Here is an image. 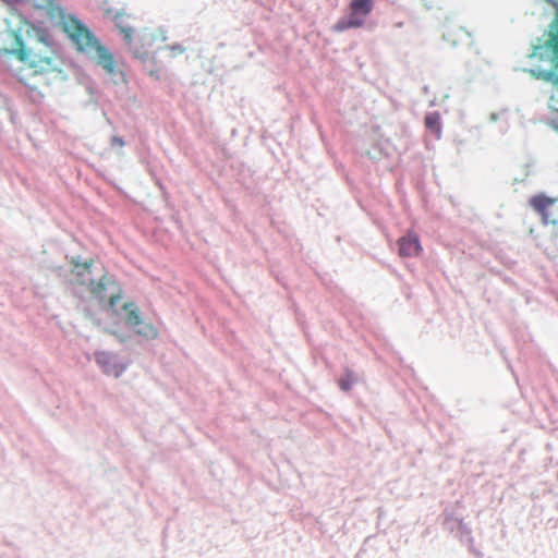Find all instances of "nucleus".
<instances>
[{
    "label": "nucleus",
    "instance_id": "19",
    "mask_svg": "<svg viewBox=\"0 0 558 558\" xmlns=\"http://www.w3.org/2000/svg\"><path fill=\"white\" fill-rule=\"evenodd\" d=\"M549 35H558V31H556V32L550 31V32H549Z\"/></svg>",
    "mask_w": 558,
    "mask_h": 558
},
{
    "label": "nucleus",
    "instance_id": "11",
    "mask_svg": "<svg viewBox=\"0 0 558 558\" xmlns=\"http://www.w3.org/2000/svg\"><path fill=\"white\" fill-rule=\"evenodd\" d=\"M95 359L102 371L109 375L118 377L123 372V367L118 365L116 356L109 352H97Z\"/></svg>",
    "mask_w": 558,
    "mask_h": 558
},
{
    "label": "nucleus",
    "instance_id": "7",
    "mask_svg": "<svg viewBox=\"0 0 558 558\" xmlns=\"http://www.w3.org/2000/svg\"><path fill=\"white\" fill-rule=\"evenodd\" d=\"M531 58L547 62L554 70L558 69V37H548L544 44L533 47Z\"/></svg>",
    "mask_w": 558,
    "mask_h": 558
},
{
    "label": "nucleus",
    "instance_id": "3",
    "mask_svg": "<svg viewBox=\"0 0 558 558\" xmlns=\"http://www.w3.org/2000/svg\"><path fill=\"white\" fill-rule=\"evenodd\" d=\"M46 11L50 19L57 20L58 26L66 35H92L83 22L66 13L57 0H46Z\"/></svg>",
    "mask_w": 558,
    "mask_h": 558
},
{
    "label": "nucleus",
    "instance_id": "1",
    "mask_svg": "<svg viewBox=\"0 0 558 558\" xmlns=\"http://www.w3.org/2000/svg\"><path fill=\"white\" fill-rule=\"evenodd\" d=\"M49 38L14 37L11 47H4L1 52L25 63L32 76L60 73V60Z\"/></svg>",
    "mask_w": 558,
    "mask_h": 558
},
{
    "label": "nucleus",
    "instance_id": "14",
    "mask_svg": "<svg viewBox=\"0 0 558 558\" xmlns=\"http://www.w3.org/2000/svg\"><path fill=\"white\" fill-rule=\"evenodd\" d=\"M72 264V274L76 277H83L85 274H90V268L94 264L93 259L86 260L85 263H80L76 259L71 260Z\"/></svg>",
    "mask_w": 558,
    "mask_h": 558
},
{
    "label": "nucleus",
    "instance_id": "6",
    "mask_svg": "<svg viewBox=\"0 0 558 558\" xmlns=\"http://www.w3.org/2000/svg\"><path fill=\"white\" fill-rule=\"evenodd\" d=\"M122 308L125 314L124 320L126 325L133 328L137 335L147 339L157 338L158 330L151 324H146L142 320L140 310L133 302L124 303Z\"/></svg>",
    "mask_w": 558,
    "mask_h": 558
},
{
    "label": "nucleus",
    "instance_id": "4",
    "mask_svg": "<svg viewBox=\"0 0 558 558\" xmlns=\"http://www.w3.org/2000/svg\"><path fill=\"white\" fill-rule=\"evenodd\" d=\"M89 291L92 295L99 302L108 301L110 308L122 299V290L118 283L109 276L104 275L99 280L89 282Z\"/></svg>",
    "mask_w": 558,
    "mask_h": 558
},
{
    "label": "nucleus",
    "instance_id": "16",
    "mask_svg": "<svg viewBox=\"0 0 558 558\" xmlns=\"http://www.w3.org/2000/svg\"><path fill=\"white\" fill-rule=\"evenodd\" d=\"M111 144H112V146L122 147V146H124V141H123V138H121L119 136H113L111 140Z\"/></svg>",
    "mask_w": 558,
    "mask_h": 558
},
{
    "label": "nucleus",
    "instance_id": "5",
    "mask_svg": "<svg viewBox=\"0 0 558 558\" xmlns=\"http://www.w3.org/2000/svg\"><path fill=\"white\" fill-rule=\"evenodd\" d=\"M374 0H352L350 14L338 22L337 29L342 32L364 24L366 16L373 11Z\"/></svg>",
    "mask_w": 558,
    "mask_h": 558
},
{
    "label": "nucleus",
    "instance_id": "21",
    "mask_svg": "<svg viewBox=\"0 0 558 558\" xmlns=\"http://www.w3.org/2000/svg\"><path fill=\"white\" fill-rule=\"evenodd\" d=\"M555 84H556V85H558V77H557V78H555Z\"/></svg>",
    "mask_w": 558,
    "mask_h": 558
},
{
    "label": "nucleus",
    "instance_id": "22",
    "mask_svg": "<svg viewBox=\"0 0 558 558\" xmlns=\"http://www.w3.org/2000/svg\"><path fill=\"white\" fill-rule=\"evenodd\" d=\"M556 128H557V130H558V125H557Z\"/></svg>",
    "mask_w": 558,
    "mask_h": 558
},
{
    "label": "nucleus",
    "instance_id": "9",
    "mask_svg": "<svg viewBox=\"0 0 558 558\" xmlns=\"http://www.w3.org/2000/svg\"><path fill=\"white\" fill-rule=\"evenodd\" d=\"M557 199L545 196L544 194H538L533 196L530 199V205L533 209L542 216L544 223H555L556 218L551 215V209L555 206Z\"/></svg>",
    "mask_w": 558,
    "mask_h": 558
},
{
    "label": "nucleus",
    "instance_id": "12",
    "mask_svg": "<svg viewBox=\"0 0 558 558\" xmlns=\"http://www.w3.org/2000/svg\"><path fill=\"white\" fill-rule=\"evenodd\" d=\"M114 25L122 35H131L134 32L132 19L126 14H117L114 16Z\"/></svg>",
    "mask_w": 558,
    "mask_h": 558
},
{
    "label": "nucleus",
    "instance_id": "15",
    "mask_svg": "<svg viewBox=\"0 0 558 558\" xmlns=\"http://www.w3.org/2000/svg\"><path fill=\"white\" fill-rule=\"evenodd\" d=\"M352 383H353L352 372L347 371L345 375L339 379V387L343 391H349L351 389Z\"/></svg>",
    "mask_w": 558,
    "mask_h": 558
},
{
    "label": "nucleus",
    "instance_id": "10",
    "mask_svg": "<svg viewBox=\"0 0 558 558\" xmlns=\"http://www.w3.org/2000/svg\"><path fill=\"white\" fill-rule=\"evenodd\" d=\"M399 254L403 257H415L422 251L418 236L415 234H408L402 236L399 241Z\"/></svg>",
    "mask_w": 558,
    "mask_h": 558
},
{
    "label": "nucleus",
    "instance_id": "2",
    "mask_svg": "<svg viewBox=\"0 0 558 558\" xmlns=\"http://www.w3.org/2000/svg\"><path fill=\"white\" fill-rule=\"evenodd\" d=\"M76 50L100 65L108 74L117 71L113 54L102 46L97 37H70Z\"/></svg>",
    "mask_w": 558,
    "mask_h": 558
},
{
    "label": "nucleus",
    "instance_id": "18",
    "mask_svg": "<svg viewBox=\"0 0 558 558\" xmlns=\"http://www.w3.org/2000/svg\"><path fill=\"white\" fill-rule=\"evenodd\" d=\"M538 76L548 81L549 78H551L553 73L551 72H542Z\"/></svg>",
    "mask_w": 558,
    "mask_h": 558
},
{
    "label": "nucleus",
    "instance_id": "20",
    "mask_svg": "<svg viewBox=\"0 0 558 558\" xmlns=\"http://www.w3.org/2000/svg\"><path fill=\"white\" fill-rule=\"evenodd\" d=\"M150 75H151V76H155V72H150ZM156 78H159V76H158V75H156Z\"/></svg>",
    "mask_w": 558,
    "mask_h": 558
},
{
    "label": "nucleus",
    "instance_id": "8",
    "mask_svg": "<svg viewBox=\"0 0 558 558\" xmlns=\"http://www.w3.org/2000/svg\"><path fill=\"white\" fill-rule=\"evenodd\" d=\"M8 35H32L38 33L35 25L27 21L20 12L13 10L5 17Z\"/></svg>",
    "mask_w": 558,
    "mask_h": 558
},
{
    "label": "nucleus",
    "instance_id": "17",
    "mask_svg": "<svg viewBox=\"0 0 558 558\" xmlns=\"http://www.w3.org/2000/svg\"><path fill=\"white\" fill-rule=\"evenodd\" d=\"M20 82H21V83H23L25 86H28V87H32V88H33V86H32V85L29 84V82H28V76H27V75H23V74H22V75L20 76Z\"/></svg>",
    "mask_w": 558,
    "mask_h": 558
},
{
    "label": "nucleus",
    "instance_id": "13",
    "mask_svg": "<svg viewBox=\"0 0 558 558\" xmlns=\"http://www.w3.org/2000/svg\"><path fill=\"white\" fill-rule=\"evenodd\" d=\"M425 126L433 132L437 138L441 135L440 116L438 112H429L425 117Z\"/></svg>",
    "mask_w": 558,
    "mask_h": 558
}]
</instances>
